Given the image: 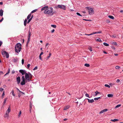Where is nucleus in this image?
<instances>
[{"instance_id":"1","label":"nucleus","mask_w":123,"mask_h":123,"mask_svg":"<svg viewBox=\"0 0 123 123\" xmlns=\"http://www.w3.org/2000/svg\"><path fill=\"white\" fill-rule=\"evenodd\" d=\"M25 74V78L24 77V85H25L26 82H29L31 81V79L32 78V75L30 73L28 74L26 72V71L24 70V74Z\"/></svg>"},{"instance_id":"2","label":"nucleus","mask_w":123,"mask_h":123,"mask_svg":"<svg viewBox=\"0 0 123 123\" xmlns=\"http://www.w3.org/2000/svg\"><path fill=\"white\" fill-rule=\"evenodd\" d=\"M44 12L45 14H49L51 15H52L53 14L55 13V12L53 11V8L51 7H48L47 9H46L44 11Z\"/></svg>"},{"instance_id":"3","label":"nucleus","mask_w":123,"mask_h":123,"mask_svg":"<svg viewBox=\"0 0 123 123\" xmlns=\"http://www.w3.org/2000/svg\"><path fill=\"white\" fill-rule=\"evenodd\" d=\"M21 45L20 43H18L16 45L15 47V50L16 52L18 53L21 50Z\"/></svg>"},{"instance_id":"4","label":"nucleus","mask_w":123,"mask_h":123,"mask_svg":"<svg viewBox=\"0 0 123 123\" xmlns=\"http://www.w3.org/2000/svg\"><path fill=\"white\" fill-rule=\"evenodd\" d=\"M86 8L88 10L89 14L90 15H92L94 14V11L92 8L89 7H87Z\"/></svg>"},{"instance_id":"5","label":"nucleus","mask_w":123,"mask_h":123,"mask_svg":"<svg viewBox=\"0 0 123 123\" xmlns=\"http://www.w3.org/2000/svg\"><path fill=\"white\" fill-rule=\"evenodd\" d=\"M57 6L58 8H60L61 9H63L64 10H65L66 9V6L63 5H58Z\"/></svg>"},{"instance_id":"6","label":"nucleus","mask_w":123,"mask_h":123,"mask_svg":"<svg viewBox=\"0 0 123 123\" xmlns=\"http://www.w3.org/2000/svg\"><path fill=\"white\" fill-rule=\"evenodd\" d=\"M17 81V83L19 84L20 82V79L19 77H18L16 78Z\"/></svg>"},{"instance_id":"7","label":"nucleus","mask_w":123,"mask_h":123,"mask_svg":"<svg viewBox=\"0 0 123 123\" xmlns=\"http://www.w3.org/2000/svg\"><path fill=\"white\" fill-rule=\"evenodd\" d=\"M11 111V107L10 106L8 108L7 110L6 111V113H8L9 114Z\"/></svg>"},{"instance_id":"8","label":"nucleus","mask_w":123,"mask_h":123,"mask_svg":"<svg viewBox=\"0 0 123 123\" xmlns=\"http://www.w3.org/2000/svg\"><path fill=\"white\" fill-rule=\"evenodd\" d=\"M108 110L107 109H105L99 112V114L105 112H106V111H107Z\"/></svg>"},{"instance_id":"9","label":"nucleus","mask_w":123,"mask_h":123,"mask_svg":"<svg viewBox=\"0 0 123 123\" xmlns=\"http://www.w3.org/2000/svg\"><path fill=\"white\" fill-rule=\"evenodd\" d=\"M48 7V6H44V7H43L42 8L41 10L43 11L44 10H46V9H47Z\"/></svg>"},{"instance_id":"10","label":"nucleus","mask_w":123,"mask_h":123,"mask_svg":"<svg viewBox=\"0 0 123 123\" xmlns=\"http://www.w3.org/2000/svg\"><path fill=\"white\" fill-rule=\"evenodd\" d=\"M88 100V101L89 103H92L94 102L93 99H89L88 98L87 99Z\"/></svg>"},{"instance_id":"11","label":"nucleus","mask_w":123,"mask_h":123,"mask_svg":"<svg viewBox=\"0 0 123 123\" xmlns=\"http://www.w3.org/2000/svg\"><path fill=\"white\" fill-rule=\"evenodd\" d=\"M3 10L1 9L0 10V16H2L3 15Z\"/></svg>"},{"instance_id":"12","label":"nucleus","mask_w":123,"mask_h":123,"mask_svg":"<svg viewBox=\"0 0 123 123\" xmlns=\"http://www.w3.org/2000/svg\"><path fill=\"white\" fill-rule=\"evenodd\" d=\"M7 52L5 51H3L2 52V54L3 55H5Z\"/></svg>"},{"instance_id":"13","label":"nucleus","mask_w":123,"mask_h":123,"mask_svg":"<svg viewBox=\"0 0 123 123\" xmlns=\"http://www.w3.org/2000/svg\"><path fill=\"white\" fill-rule=\"evenodd\" d=\"M11 93H12V95L14 96H15V95L14 93V91L13 90H12L11 92Z\"/></svg>"},{"instance_id":"14","label":"nucleus","mask_w":123,"mask_h":123,"mask_svg":"<svg viewBox=\"0 0 123 123\" xmlns=\"http://www.w3.org/2000/svg\"><path fill=\"white\" fill-rule=\"evenodd\" d=\"M69 108V106H65L64 107V110H66L67 109H68Z\"/></svg>"},{"instance_id":"15","label":"nucleus","mask_w":123,"mask_h":123,"mask_svg":"<svg viewBox=\"0 0 123 123\" xmlns=\"http://www.w3.org/2000/svg\"><path fill=\"white\" fill-rule=\"evenodd\" d=\"M118 120H119L118 119H114L113 120L111 119V121H112L115 122L116 121H118Z\"/></svg>"},{"instance_id":"16","label":"nucleus","mask_w":123,"mask_h":123,"mask_svg":"<svg viewBox=\"0 0 123 123\" xmlns=\"http://www.w3.org/2000/svg\"><path fill=\"white\" fill-rule=\"evenodd\" d=\"M31 14L30 13L28 16L27 18V19H29L31 16Z\"/></svg>"},{"instance_id":"17","label":"nucleus","mask_w":123,"mask_h":123,"mask_svg":"<svg viewBox=\"0 0 123 123\" xmlns=\"http://www.w3.org/2000/svg\"><path fill=\"white\" fill-rule=\"evenodd\" d=\"M107 96L109 97H111L113 96V95L112 94H108Z\"/></svg>"},{"instance_id":"18","label":"nucleus","mask_w":123,"mask_h":123,"mask_svg":"<svg viewBox=\"0 0 123 123\" xmlns=\"http://www.w3.org/2000/svg\"><path fill=\"white\" fill-rule=\"evenodd\" d=\"M108 17L111 19H114V17L112 16H109Z\"/></svg>"},{"instance_id":"19","label":"nucleus","mask_w":123,"mask_h":123,"mask_svg":"<svg viewBox=\"0 0 123 123\" xmlns=\"http://www.w3.org/2000/svg\"><path fill=\"white\" fill-rule=\"evenodd\" d=\"M6 56V58H8L9 57V55L8 53L7 52L5 55Z\"/></svg>"},{"instance_id":"20","label":"nucleus","mask_w":123,"mask_h":123,"mask_svg":"<svg viewBox=\"0 0 123 123\" xmlns=\"http://www.w3.org/2000/svg\"><path fill=\"white\" fill-rule=\"evenodd\" d=\"M9 116V114H8V113H6V115H5V117H8Z\"/></svg>"},{"instance_id":"21","label":"nucleus","mask_w":123,"mask_h":123,"mask_svg":"<svg viewBox=\"0 0 123 123\" xmlns=\"http://www.w3.org/2000/svg\"><path fill=\"white\" fill-rule=\"evenodd\" d=\"M30 110H29V111L30 113L31 112V108L32 107L31 106V104L30 105Z\"/></svg>"},{"instance_id":"22","label":"nucleus","mask_w":123,"mask_h":123,"mask_svg":"<svg viewBox=\"0 0 123 123\" xmlns=\"http://www.w3.org/2000/svg\"><path fill=\"white\" fill-rule=\"evenodd\" d=\"M22 81L21 83V84L22 85H23V76L22 77Z\"/></svg>"},{"instance_id":"23","label":"nucleus","mask_w":123,"mask_h":123,"mask_svg":"<svg viewBox=\"0 0 123 123\" xmlns=\"http://www.w3.org/2000/svg\"><path fill=\"white\" fill-rule=\"evenodd\" d=\"M103 44L104 45L106 46H109V44L106 43H104Z\"/></svg>"},{"instance_id":"24","label":"nucleus","mask_w":123,"mask_h":123,"mask_svg":"<svg viewBox=\"0 0 123 123\" xmlns=\"http://www.w3.org/2000/svg\"><path fill=\"white\" fill-rule=\"evenodd\" d=\"M100 97H99L97 98H94V100H98L99 98H100Z\"/></svg>"},{"instance_id":"25","label":"nucleus","mask_w":123,"mask_h":123,"mask_svg":"<svg viewBox=\"0 0 123 123\" xmlns=\"http://www.w3.org/2000/svg\"><path fill=\"white\" fill-rule=\"evenodd\" d=\"M84 65L85 66L87 67H89L90 66V65L88 64H85Z\"/></svg>"},{"instance_id":"26","label":"nucleus","mask_w":123,"mask_h":123,"mask_svg":"<svg viewBox=\"0 0 123 123\" xmlns=\"http://www.w3.org/2000/svg\"><path fill=\"white\" fill-rule=\"evenodd\" d=\"M95 92V96H96L97 94L100 93V92H98L97 91H96Z\"/></svg>"},{"instance_id":"27","label":"nucleus","mask_w":123,"mask_h":123,"mask_svg":"<svg viewBox=\"0 0 123 123\" xmlns=\"http://www.w3.org/2000/svg\"><path fill=\"white\" fill-rule=\"evenodd\" d=\"M31 35V32H30L28 37V38L29 39H30Z\"/></svg>"},{"instance_id":"28","label":"nucleus","mask_w":123,"mask_h":123,"mask_svg":"<svg viewBox=\"0 0 123 123\" xmlns=\"http://www.w3.org/2000/svg\"><path fill=\"white\" fill-rule=\"evenodd\" d=\"M37 10L35 9L32 11L31 12V14L32 13H33L34 12H36L37 11Z\"/></svg>"},{"instance_id":"29","label":"nucleus","mask_w":123,"mask_h":123,"mask_svg":"<svg viewBox=\"0 0 123 123\" xmlns=\"http://www.w3.org/2000/svg\"><path fill=\"white\" fill-rule=\"evenodd\" d=\"M121 106V105H117V106H116L115 107V108H117L120 107Z\"/></svg>"},{"instance_id":"30","label":"nucleus","mask_w":123,"mask_h":123,"mask_svg":"<svg viewBox=\"0 0 123 123\" xmlns=\"http://www.w3.org/2000/svg\"><path fill=\"white\" fill-rule=\"evenodd\" d=\"M105 86L109 88H110V86L108 84H105Z\"/></svg>"},{"instance_id":"31","label":"nucleus","mask_w":123,"mask_h":123,"mask_svg":"<svg viewBox=\"0 0 123 123\" xmlns=\"http://www.w3.org/2000/svg\"><path fill=\"white\" fill-rule=\"evenodd\" d=\"M19 71L20 72L22 75H23V70H19Z\"/></svg>"},{"instance_id":"32","label":"nucleus","mask_w":123,"mask_h":123,"mask_svg":"<svg viewBox=\"0 0 123 123\" xmlns=\"http://www.w3.org/2000/svg\"><path fill=\"white\" fill-rule=\"evenodd\" d=\"M96 41H98L99 42H102V41L101 39L100 38L97 39L96 40Z\"/></svg>"},{"instance_id":"33","label":"nucleus","mask_w":123,"mask_h":123,"mask_svg":"<svg viewBox=\"0 0 123 123\" xmlns=\"http://www.w3.org/2000/svg\"><path fill=\"white\" fill-rule=\"evenodd\" d=\"M112 44H114L116 45H117V44L116 42H113L112 43Z\"/></svg>"},{"instance_id":"34","label":"nucleus","mask_w":123,"mask_h":123,"mask_svg":"<svg viewBox=\"0 0 123 123\" xmlns=\"http://www.w3.org/2000/svg\"><path fill=\"white\" fill-rule=\"evenodd\" d=\"M21 114V111H20L19 112V114L18 115V117H20Z\"/></svg>"},{"instance_id":"35","label":"nucleus","mask_w":123,"mask_h":123,"mask_svg":"<svg viewBox=\"0 0 123 123\" xmlns=\"http://www.w3.org/2000/svg\"><path fill=\"white\" fill-rule=\"evenodd\" d=\"M51 26L55 28L56 27V26L55 25H51Z\"/></svg>"},{"instance_id":"36","label":"nucleus","mask_w":123,"mask_h":123,"mask_svg":"<svg viewBox=\"0 0 123 123\" xmlns=\"http://www.w3.org/2000/svg\"><path fill=\"white\" fill-rule=\"evenodd\" d=\"M76 14L78 15L79 16H82V15H80V14L78 12H77Z\"/></svg>"},{"instance_id":"37","label":"nucleus","mask_w":123,"mask_h":123,"mask_svg":"<svg viewBox=\"0 0 123 123\" xmlns=\"http://www.w3.org/2000/svg\"><path fill=\"white\" fill-rule=\"evenodd\" d=\"M120 68V67L118 66H117L115 67V68L116 69H118Z\"/></svg>"},{"instance_id":"38","label":"nucleus","mask_w":123,"mask_h":123,"mask_svg":"<svg viewBox=\"0 0 123 123\" xmlns=\"http://www.w3.org/2000/svg\"><path fill=\"white\" fill-rule=\"evenodd\" d=\"M89 49L91 51H92V48L91 47H89Z\"/></svg>"},{"instance_id":"39","label":"nucleus","mask_w":123,"mask_h":123,"mask_svg":"<svg viewBox=\"0 0 123 123\" xmlns=\"http://www.w3.org/2000/svg\"><path fill=\"white\" fill-rule=\"evenodd\" d=\"M30 39H28V40L27 41V44L29 43V41H30Z\"/></svg>"},{"instance_id":"40","label":"nucleus","mask_w":123,"mask_h":123,"mask_svg":"<svg viewBox=\"0 0 123 123\" xmlns=\"http://www.w3.org/2000/svg\"><path fill=\"white\" fill-rule=\"evenodd\" d=\"M95 94L94 92H92V96H95Z\"/></svg>"},{"instance_id":"41","label":"nucleus","mask_w":123,"mask_h":123,"mask_svg":"<svg viewBox=\"0 0 123 123\" xmlns=\"http://www.w3.org/2000/svg\"><path fill=\"white\" fill-rule=\"evenodd\" d=\"M4 92H5L4 91L3 92L2 94V98L4 97V96L5 95Z\"/></svg>"},{"instance_id":"42","label":"nucleus","mask_w":123,"mask_h":123,"mask_svg":"<svg viewBox=\"0 0 123 123\" xmlns=\"http://www.w3.org/2000/svg\"><path fill=\"white\" fill-rule=\"evenodd\" d=\"M7 98H6L4 100V103L5 104V103H6V101L7 100Z\"/></svg>"},{"instance_id":"43","label":"nucleus","mask_w":123,"mask_h":123,"mask_svg":"<svg viewBox=\"0 0 123 123\" xmlns=\"http://www.w3.org/2000/svg\"><path fill=\"white\" fill-rule=\"evenodd\" d=\"M95 34L98 33H101V31H99L98 32H95Z\"/></svg>"},{"instance_id":"44","label":"nucleus","mask_w":123,"mask_h":123,"mask_svg":"<svg viewBox=\"0 0 123 123\" xmlns=\"http://www.w3.org/2000/svg\"><path fill=\"white\" fill-rule=\"evenodd\" d=\"M37 67H36L35 68H34L33 69V70H35L36 69H37Z\"/></svg>"},{"instance_id":"45","label":"nucleus","mask_w":123,"mask_h":123,"mask_svg":"<svg viewBox=\"0 0 123 123\" xmlns=\"http://www.w3.org/2000/svg\"><path fill=\"white\" fill-rule=\"evenodd\" d=\"M111 37H116V35H112V36H111Z\"/></svg>"},{"instance_id":"46","label":"nucleus","mask_w":123,"mask_h":123,"mask_svg":"<svg viewBox=\"0 0 123 123\" xmlns=\"http://www.w3.org/2000/svg\"><path fill=\"white\" fill-rule=\"evenodd\" d=\"M3 90H4V89L3 88H0V91L1 92L2 91H3Z\"/></svg>"},{"instance_id":"47","label":"nucleus","mask_w":123,"mask_h":123,"mask_svg":"<svg viewBox=\"0 0 123 123\" xmlns=\"http://www.w3.org/2000/svg\"><path fill=\"white\" fill-rule=\"evenodd\" d=\"M3 72L1 71H0V75L1 74H3Z\"/></svg>"},{"instance_id":"48","label":"nucleus","mask_w":123,"mask_h":123,"mask_svg":"<svg viewBox=\"0 0 123 123\" xmlns=\"http://www.w3.org/2000/svg\"><path fill=\"white\" fill-rule=\"evenodd\" d=\"M87 97H88L89 98H90L89 97V95L87 94H86L85 95Z\"/></svg>"},{"instance_id":"49","label":"nucleus","mask_w":123,"mask_h":123,"mask_svg":"<svg viewBox=\"0 0 123 123\" xmlns=\"http://www.w3.org/2000/svg\"><path fill=\"white\" fill-rule=\"evenodd\" d=\"M18 91H19L18 93H19L20 94L21 93H22L23 94V92L20 91L19 90Z\"/></svg>"},{"instance_id":"50","label":"nucleus","mask_w":123,"mask_h":123,"mask_svg":"<svg viewBox=\"0 0 123 123\" xmlns=\"http://www.w3.org/2000/svg\"><path fill=\"white\" fill-rule=\"evenodd\" d=\"M18 91H19L18 93H19L20 94L21 93H22L23 94V92L20 91L19 90Z\"/></svg>"},{"instance_id":"51","label":"nucleus","mask_w":123,"mask_h":123,"mask_svg":"<svg viewBox=\"0 0 123 123\" xmlns=\"http://www.w3.org/2000/svg\"><path fill=\"white\" fill-rule=\"evenodd\" d=\"M2 43V42L1 41H0V47Z\"/></svg>"},{"instance_id":"52","label":"nucleus","mask_w":123,"mask_h":123,"mask_svg":"<svg viewBox=\"0 0 123 123\" xmlns=\"http://www.w3.org/2000/svg\"><path fill=\"white\" fill-rule=\"evenodd\" d=\"M49 56H48L45 59H46V60H48L50 57Z\"/></svg>"},{"instance_id":"53","label":"nucleus","mask_w":123,"mask_h":123,"mask_svg":"<svg viewBox=\"0 0 123 123\" xmlns=\"http://www.w3.org/2000/svg\"><path fill=\"white\" fill-rule=\"evenodd\" d=\"M39 57L40 59L41 60H42V59L41 57V55H39Z\"/></svg>"},{"instance_id":"54","label":"nucleus","mask_w":123,"mask_h":123,"mask_svg":"<svg viewBox=\"0 0 123 123\" xmlns=\"http://www.w3.org/2000/svg\"><path fill=\"white\" fill-rule=\"evenodd\" d=\"M16 61H17V60L16 59H13V61L14 62H16Z\"/></svg>"},{"instance_id":"55","label":"nucleus","mask_w":123,"mask_h":123,"mask_svg":"<svg viewBox=\"0 0 123 123\" xmlns=\"http://www.w3.org/2000/svg\"><path fill=\"white\" fill-rule=\"evenodd\" d=\"M27 21V19H25L24 21V23H26Z\"/></svg>"},{"instance_id":"56","label":"nucleus","mask_w":123,"mask_h":123,"mask_svg":"<svg viewBox=\"0 0 123 123\" xmlns=\"http://www.w3.org/2000/svg\"><path fill=\"white\" fill-rule=\"evenodd\" d=\"M106 22H107L108 23H109L110 22V21L108 19H107L106 20Z\"/></svg>"},{"instance_id":"57","label":"nucleus","mask_w":123,"mask_h":123,"mask_svg":"<svg viewBox=\"0 0 123 123\" xmlns=\"http://www.w3.org/2000/svg\"><path fill=\"white\" fill-rule=\"evenodd\" d=\"M33 15H32L31 17V18H30V19H31V20L32 19V18H33Z\"/></svg>"},{"instance_id":"58","label":"nucleus","mask_w":123,"mask_h":123,"mask_svg":"<svg viewBox=\"0 0 123 123\" xmlns=\"http://www.w3.org/2000/svg\"><path fill=\"white\" fill-rule=\"evenodd\" d=\"M31 20L30 19L28 20L27 22V23H29Z\"/></svg>"},{"instance_id":"59","label":"nucleus","mask_w":123,"mask_h":123,"mask_svg":"<svg viewBox=\"0 0 123 123\" xmlns=\"http://www.w3.org/2000/svg\"><path fill=\"white\" fill-rule=\"evenodd\" d=\"M30 64H28L27 65V68H29L30 67Z\"/></svg>"},{"instance_id":"60","label":"nucleus","mask_w":123,"mask_h":123,"mask_svg":"<svg viewBox=\"0 0 123 123\" xmlns=\"http://www.w3.org/2000/svg\"><path fill=\"white\" fill-rule=\"evenodd\" d=\"M95 32H93V33H91L90 34V35H92L95 34Z\"/></svg>"},{"instance_id":"61","label":"nucleus","mask_w":123,"mask_h":123,"mask_svg":"<svg viewBox=\"0 0 123 123\" xmlns=\"http://www.w3.org/2000/svg\"><path fill=\"white\" fill-rule=\"evenodd\" d=\"M120 81V80L119 79H117L116 81L118 83Z\"/></svg>"},{"instance_id":"62","label":"nucleus","mask_w":123,"mask_h":123,"mask_svg":"<svg viewBox=\"0 0 123 123\" xmlns=\"http://www.w3.org/2000/svg\"><path fill=\"white\" fill-rule=\"evenodd\" d=\"M10 69L9 68L8 69V71L7 72L9 74L10 73Z\"/></svg>"},{"instance_id":"63","label":"nucleus","mask_w":123,"mask_h":123,"mask_svg":"<svg viewBox=\"0 0 123 123\" xmlns=\"http://www.w3.org/2000/svg\"><path fill=\"white\" fill-rule=\"evenodd\" d=\"M43 52H41V53L40 54V55H43Z\"/></svg>"},{"instance_id":"64","label":"nucleus","mask_w":123,"mask_h":123,"mask_svg":"<svg viewBox=\"0 0 123 123\" xmlns=\"http://www.w3.org/2000/svg\"><path fill=\"white\" fill-rule=\"evenodd\" d=\"M55 31V30L54 29H53L51 31V32L52 33H53Z\"/></svg>"}]
</instances>
